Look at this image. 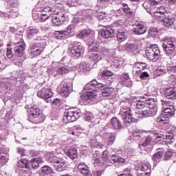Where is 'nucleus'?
I'll return each instance as SVG.
<instances>
[{
  "instance_id": "1",
  "label": "nucleus",
  "mask_w": 176,
  "mask_h": 176,
  "mask_svg": "<svg viewBox=\"0 0 176 176\" xmlns=\"http://www.w3.org/2000/svg\"><path fill=\"white\" fill-rule=\"evenodd\" d=\"M105 87H107L106 84L98 82L95 79L92 80L84 87V90H86V93L80 96V102H82L84 105L90 104L91 101L97 98V89L104 90Z\"/></svg>"
},
{
  "instance_id": "2",
  "label": "nucleus",
  "mask_w": 176,
  "mask_h": 176,
  "mask_svg": "<svg viewBox=\"0 0 176 176\" xmlns=\"http://www.w3.org/2000/svg\"><path fill=\"white\" fill-rule=\"evenodd\" d=\"M45 159L47 162L51 163L56 171H64L67 168V161L64 158L56 157V155L52 153L47 154Z\"/></svg>"
},
{
  "instance_id": "3",
  "label": "nucleus",
  "mask_w": 176,
  "mask_h": 176,
  "mask_svg": "<svg viewBox=\"0 0 176 176\" xmlns=\"http://www.w3.org/2000/svg\"><path fill=\"white\" fill-rule=\"evenodd\" d=\"M45 119V115L40 109L32 107L29 111L28 120L31 123L39 124L43 123Z\"/></svg>"
},
{
  "instance_id": "4",
  "label": "nucleus",
  "mask_w": 176,
  "mask_h": 176,
  "mask_svg": "<svg viewBox=\"0 0 176 176\" xmlns=\"http://www.w3.org/2000/svg\"><path fill=\"white\" fill-rule=\"evenodd\" d=\"M146 56L153 63L160 62V48L157 44H153L146 50Z\"/></svg>"
},
{
  "instance_id": "5",
  "label": "nucleus",
  "mask_w": 176,
  "mask_h": 176,
  "mask_svg": "<svg viewBox=\"0 0 176 176\" xmlns=\"http://www.w3.org/2000/svg\"><path fill=\"white\" fill-rule=\"evenodd\" d=\"M17 82V78L11 77L10 78H6L4 81L0 82V93H3L5 98H9V93L8 90L14 86Z\"/></svg>"
},
{
  "instance_id": "6",
  "label": "nucleus",
  "mask_w": 176,
  "mask_h": 176,
  "mask_svg": "<svg viewBox=\"0 0 176 176\" xmlns=\"http://www.w3.org/2000/svg\"><path fill=\"white\" fill-rule=\"evenodd\" d=\"M80 118V110L75 108H70L65 111L63 120H67L68 123L75 122Z\"/></svg>"
},
{
  "instance_id": "7",
  "label": "nucleus",
  "mask_w": 176,
  "mask_h": 176,
  "mask_svg": "<svg viewBox=\"0 0 176 176\" xmlns=\"http://www.w3.org/2000/svg\"><path fill=\"white\" fill-rule=\"evenodd\" d=\"M120 113L124 124H130L132 122H135V116L133 113V110L128 108H122Z\"/></svg>"
},
{
  "instance_id": "8",
  "label": "nucleus",
  "mask_w": 176,
  "mask_h": 176,
  "mask_svg": "<svg viewBox=\"0 0 176 176\" xmlns=\"http://www.w3.org/2000/svg\"><path fill=\"white\" fill-rule=\"evenodd\" d=\"M69 50L73 57H80L82 53L85 52L83 46L76 41H72L69 44Z\"/></svg>"
},
{
  "instance_id": "9",
  "label": "nucleus",
  "mask_w": 176,
  "mask_h": 176,
  "mask_svg": "<svg viewBox=\"0 0 176 176\" xmlns=\"http://www.w3.org/2000/svg\"><path fill=\"white\" fill-rule=\"evenodd\" d=\"M175 41L171 38L164 40L162 44V50L166 56H171L175 52Z\"/></svg>"
},
{
  "instance_id": "10",
  "label": "nucleus",
  "mask_w": 176,
  "mask_h": 176,
  "mask_svg": "<svg viewBox=\"0 0 176 176\" xmlns=\"http://www.w3.org/2000/svg\"><path fill=\"white\" fill-rule=\"evenodd\" d=\"M135 170L138 176H151L152 171L149 162L140 163L135 165Z\"/></svg>"
},
{
  "instance_id": "11",
  "label": "nucleus",
  "mask_w": 176,
  "mask_h": 176,
  "mask_svg": "<svg viewBox=\"0 0 176 176\" xmlns=\"http://www.w3.org/2000/svg\"><path fill=\"white\" fill-rule=\"evenodd\" d=\"M30 49L31 56L33 57L39 56L41 54L43 53V51L45 50V41L32 44Z\"/></svg>"
},
{
  "instance_id": "12",
  "label": "nucleus",
  "mask_w": 176,
  "mask_h": 176,
  "mask_svg": "<svg viewBox=\"0 0 176 176\" xmlns=\"http://www.w3.org/2000/svg\"><path fill=\"white\" fill-rule=\"evenodd\" d=\"M37 96L40 98L45 100L46 102H52V98L53 97V92L49 88H43L38 91Z\"/></svg>"
},
{
  "instance_id": "13",
  "label": "nucleus",
  "mask_w": 176,
  "mask_h": 176,
  "mask_svg": "<svg viewBox=\"0 0 176 176\" xmlns=\"http://www.w3.org/2000/svg\"><path fill=\"white\" fill-rule=\"evenodd\" d=\"M14 50L16 57H23L24 50H25V43H24V40L21 39L20 41L16 43Z\"/></svg>"
},
{
  "instance_id": "14",
  "label": "nucleus",
  "mask_w": 176,
  "mask_h": 176,
  "mask_svg": "<svg viewBox=\"0 0 176 176\" xmlns=\"http://www.w3.org/2000/svg\"><path fill=\"white\" fill-rule=\"evenodd\" d=\"M146 68V63L138 62L133 67L132 74L134 78H140L141 73L144 71V69Z\"/></svg>"
},
{
  "instance_id": "15",
  "label": "nucleus",
  "mask_w": 176,
  "mask_h": 176,
  "mask_svg": "<svg viewBox=\"0 0 176 176\" xmlns=\"http://www.w3.org/2000/svg\"><path fill=\"white\" fill-rule=\"evenodd\" d=\"M168 13L166 7L160 6L157 8V11L154 12V17L156 20H158V21H162Z\"/></svg>"
},
{
  "instance_id": "16",
  "label": "nucleus",
  "mask_w": 176,
  "mask_h": 176,
  "mask_svg": "<svg viewBox=\"0 0 176 176\" xmlns=\"http://www.w3.org/2000/svg\"><path fill=\"white\" fill-rule=\"evenodd\" d=\"M39 35V29H36L34 27H30L28 30V39H34V41H41L42 37L38 36L35 38L36 36Z\"/></svg>"
},
{
  "instance_id": "17",
  "label": "nucleus",
  "mask_w": 176,
  "mask_h": 176,
  "mask_svg": "<svg viewBox=\"0 0 176 176\" xmlns=\"http://www.w3.org/2000/svg\"><path fill=\"white\" fill-rule=\"evenodd\" d=\"M100 76L104 80H107L106 85H108V86H111V85H112V82H113V78H112V76H113V73H112L111 71H102L100 73Z\"/></svg>"
},
{
  "instance_id": "18",
  "label": "nucleus",
  "mask_w": 176,
  "mask_h": 176,
  "mask_svg": "<svg viewBox=\"0 0 176 176\" xmlns=\"http://www.w3.org/2000/svg\"><path fill=\"white\" fill-rule=\"evenodd\" d=\"M99 34L104 39L112 38L115 36V29L111 28L102 29Z\"/></svg>"
},
{
  "instance_id": "19",
  "label": "nucleus",
  "mask_w": 176,
  "mask_h": 176,
  "mask_svg": "<svg viewBox=\"0 0 176 176\" xmlns=\"http://www.w3.org/2000/svg\"><path fill=\"white\" fill-rule=\"evenodd\" d=\"M65 20V14L62 12H57V14L52 15V21L55 25H61V23H63Z\"/></svg>"
},
{
  "instance_id": "20",
  "label": "nucleus",
  "mask_w": 176,
  "mask_h": 176,
  "mask_svg": "<svg viewBox=\"0 0 176 176\" xmlns=\"http://www.w3.org/2000/svg\"><path fill=\"white\" fill-rule=\"evenodd\" d=\"M92 163L95 167L98 166H109V164L107 165V162H104V160L100 157V153H95L92 154Z\"/></svg>"
},
{
  "instance_id": "21",
  "label": "nucleus",
  "mask_w": 176,
  "mask_h": 176,
  "mask_svg": "<svg viewBox=\"0 0 176 176\" xmlns=\"http://www.w3.org/2000/svg\"><path fill=\"white\" fill-rule=\"evenodd\" d=\"M140 47V43L135 42L133 43H126L124 45V50L128 52V53H133L134 54L136 52H138Z\"/></svg>"
},
{
  "instance_id": "22",
  "label": "nucleus",
  "mask_w": 176,
  "mask_h": 176,
  "mask_svg": "<svg viewBox=\"0 0 176 176\" xmlns=\"http://www.w3.org/2000/svg\"><path fill=\"white\" fill-rule=\"evenodd\" d=\"M162 21V25L165 28H171V27L174 25V21H175V19L173 16L168 13Z\"/></svg>"
},
{
  "instance_id": "23",
  "label": "nucleus",
  "mask_w": 176,
  "mask_h": 176,
  "mask_svg": "<svg viewBox=\"0 0 176 176\" xmlns=\"http://www.w3.org/2000/svg\"><path fill=\"white\" fill-rule=\"evenodd\" d=\"M146 105L148 107V109H152L153 111H155L157 112V99L147 98L145 100Z\"/></svg>"
},
{
  "instance_id": "24",
  "label": "nucleus",
  "mask_w": 176,
  "mask_h": 176,
  "mask_svg": "<svg viewBox=\"0 0 176 176\" xmlns=\"http://www.w3.org/2000/svg\"><path fill=\"white\" fill-rule=\"evenodd\" d=\"M164 96L168 100H175L176 94L174 87H166L164 89Z\"/></svg>"
},
{
  "instance_id": "25",
  "label": "nucleus",
  "mask_w": 176,
  "mask_h": 176,
  "mask_svg": "<svg viewBox=\"0 0 176 176\" xmlns=\"http://www.w3.org/2000/svg\"><path fill=\"white\" fill-rule=\"evenodd\" d=\"M78 170L85 176H92L91 173H90V170H89V166L84 162H81L78 164Z\"/></svg>"
},
{
  "instance_id": "26",
  "label": "nucleus",
  "mask_w": 176,
  "mask_h": 176,
  "mask_svg": "<svg viewBox=\"0 0 176 176\" xmlns=\"http://www.w3.org/2000/svg\"><path fill=\"white\" fill-rule=\"evenodd\" d=\"M144 133L140 130L133 131L131 135V138L133 141H135V142H141L142 141H144Z\"/></svg>"
},
{
  "instance_id": "27",
  "label": "nucleus",
  "mask_w": 176,
  "mask_h": 176,
  "mask_svg": "<svg viewBox=\"0 0 176 176\" xmlns=\"http://www.w3.org/2000/svg\"><path fill=\"white\" fill-rule=\"evenodd\" d=\"M146 32V26L143 23H138L135 25L133 33L135 35H143Z\"/></svg>"
},
{
  "instance_id": "28",
  "label": "nucleus",
  "mask_w": 176,
  "mask_h": 176,
  "mask_svg": "<svg viewBox=\"0 0 176 176\" xmlns=\"http://www.w3.org/2000/svg\"><path fill=\"white\" fill-rule=\"evenodd\" d=\"M61 90L60 94L63 97H68L69 96V93H71V87L68 86V84L65 83V81H63L60 83Z\"/></svg>"
},
{
  "instance_id": "29",
  "label": "nucleus",
  "mask_w": 176,
  "mask_h": 176,
  "mask_svg": "<svg viewBox=\"0 0 176 176\" xmlns=\"http://www.w3.org/2000/svg\"><path fill=\"white\" fill-rule=\"evenodd\" d=\"M174 115H175V107L174 106L163 110L162 113V117L165 118H171Z\"/></svg>"
},
{
  "instance_id": "30",
  "label": "nucleus",
  "mask_w": 176,
  "mask_h": 176,
  "mask_svg": "<svg viewBox=\"0 0 176 176\" xmlns=\"http://www.w3.org/2000/svg\"><path fill=\"white\" fill-rule=\"evenodd\" d=\"M111 124L114 130H122L123 126L119 118L113 117L111 119Z\"/></svg>"
},
{
  "instance_id": "31",
  "label": "nucleus",
  "mask_w": 176,
  "mask_h": 176,
  "mask_svg": "<svg viewBox=\"0 0 176 176\" xmlns=\"http://www.w3.org/2000/svg\"><path fill=\"white\" fill-rule=\"evenodd\" d=\"M40 13L41 14L43 18H44V20L46 21V20L50 19V16L53 13V9H52L50 7H45L41 11Z\"/></svg>"
},
{
  "instance_id": "32",
  "label": "nucleus",
  "mask_w": 176,
  "mask_h": 176,
  "mask_svg": "<svg viewBox=\"0 0 176 176\" xmlns=\"http://www.w3.org/2000/svg\"><path fill=\"white\" fill-rule=\"evenodd\" d=\"M164 155V150L163 148L160 149L155 154L153 155L152 160L154 162V164H157L162 160V157Z\"/></svg>"
},
{
  "instance_id": "33",
  "label": "nucleus",
  "mask_w": 176,
  "mask_h": 176,
  "mask_svg": "<svg viewBox=\"0 0 176 176\" xmlns=\"http://www.w3.org/2000/svg\"><path fill=\"white\" fill-rule=\"evenodd\" d=\"M117 39L118 42H124L127 39V32L124 29H118Z\"/></svg>"
},
{
  "instance_id": "34",
  "label": "nucleus",
  "mask_w": 176,
  "mask_h": 176,
  "mask_svg": "<svg viewBox=\"0 0 176 176\" xmlns=\"http://www.w3.org/2000/svg\"><path fill=\"white\" fill-rule=\"evenodd\" d=\"M173 142H175V135L172 133H168L166 135V138L164 139L162 144L164 145H168L173 144Z\"/></svg>"
},
{
  "instance_id": "35",
  "label": "nucleus",
  "mask_w": 176,
  "mask_h": 176,
  "mask_svg": "<svg viewBox=\"0 0 176 176\" xmlns=\"http://www.w3.org/2000/svg\"><path fill=\"white\" fill-rule=\"evenodd\" d=\"M65 153L68 156V157L71 158L72 160H74L78 157V151L75 148H72L70 149H66L65 151Z\"/></svg>"
},
{
  "instance_id": "36",
  "label": "nucleus",
  "mask_w": 176,
  "mask_h": 176,
  "mask_svg": "<svg viewBox=\"0 0 176 176\" xmlns=\"http://www.w3.org/2000/svg\"><path fill=\"white\" fill-rule=\"evenodd\" d=\"M90 65L85 62H82L80 65H77V70L78 71V72H81V74L90 71Z\"/></svg>"
},
{
  "instance_id": "37",
  "label": "nucleus",
  "mask_w": 176,
  "mask_h": 176,
  "mask_svg": "<svg viewBox=\"0 0 176 176\" xmlns=\"http://www.w3.org/2000/svg\"><path fill=\"white\" fill-rule=\"evenodd\" d=\"M17 166L22 170V171H27L30 170V165L27 160H21L17 163Z\"/></svg>"
},
{
  "instance_id": "38",
  "label": "nucleus",
  "mask_w": 176,
  "mask_h": 176,
  "mask_svg": "<svg viewBox=\"0 0 176 176\" xmlns=\"http://www.w3.org/2000/svg\"><path fill=\"white\" fill-rule=\"evenodd\" d=\"M107 87L104 88L103 91H102V97H109V98H112V94H113V89L109 88L108 84H105Z\"/></svg>"
},
{
  "instance_id": "39",
  "label": "nucleus",
  "mask_w": 176,
  "mask_h": 176,
  "mask_svg": "<svg viewBox=\"0 0 176 176\" xmlns=\"http://www.w3.org/2000/svg\"><path fill=\"white\" fill-rule=\"evenodd\" d=\"M17 14L19 13L16 10V9H12V8H8L6 10V11L4 12V16L5 17H12L14 19L15 17H17Z\"/></svg>"
},
{
  "instance_id": "40",
  "label": "nucleus",
  "mask_w": 176,
  "mask_h": 176,
  "mask_svg": "<svg viewBox=\"0 0 176 176\" xmlns=\"http://www.w3.org/2000/svg\"><path fill=\"white\" fill-rule=\"evenodd\" d=\"M157 113V111L155 110H152V109H149L147 110L140 111V115H142L144 118H150L151 116H155Z\"/></svg>"
},
{
  "instance_id": "41",
  "label": "nucleus",
  "mask_w": 176,
  "mask_h": 176,
  "mask_svg": "<svg viewBox=\"0 0 176 176\" xmlns=\"http://www.w3.org/2000/svg\"><path fill=\"white\" fill-rule=\"evenodd\" d=\"M91 32L92 31L90 28L84 29L77 35V36L80 38V39H83V38H87V36H90Z\"/></svg>"
},
{
  "instance_id": "42",
  "label": "nucleus",
  "mask_w": 176,
  "mask_h": 176,
  "mask_svg": "<svg viewBox=\"0 0 176 176\" xmlns=\"http://www.w3.org/2000/svg\"><path fill=\"white\" fill-rule=\"evenodd\" d=\"M111 162L113 163H121L122 164H124L126 163V160L119 155H113L111 157Z\"/></svg>"
},
{
  "instance_id": "43",
  "label": "nucleus",
  "mask_w": 176,
  "mask_h": 176,
  "mask_svg": "<svg viewBox=\"0 0 176 176\" xmlns=\"http://www.w3.org/2000/svg\"><path fill=\"white\" fill-rule=\"evenodd\" d=\"M152 140H153V136L151 135H147L144 138V140L140 143V145H139L140 148H141V146H146L149 145L151 142H152Z\"/></svg>"
},
{
  "instance_id": "44",
  "label": "nucleus",
  "mask_w": 176,
  "mask_h": 176,
  "mask_svg": "<svg viewBox=\"0 0 176 176\" xmlns=\"http://www.w3.org/2000/svg\"><path fill=\"white\" fill-rule=\"evenodd\" d=\"M122 12H124V13H125L126 16H129V17H133L134 14V12H133L131 8H130L129 6L126 3L123 4Z\"/></svg>"
},
{
  "instance_id": "45",
  "label": "nucleus",
  "mask_w": 176,
  "mask_h": 176,
  "mask_svg": "<svg viewBox=\"0 0 176 176\" xmlns=\"http://www.w3.org/2000/svg\"><path fill=\"white\" fill-rule=\"evenodd\" d=\"M109 49L104 47V46H101L100 45L99 47V54L104 58V57H105V56H109Z\"/></svg>"
},
{
  "instance_id": "46",
  "label": "nucleus",
  "mask_w": 176,
  "mask_h": 176,
  "mask_svg": "<svg viewBox=\"0 0 176 176\" xmlns=\"http://www.w3.org/2000/svg\"><path fill=\"white\" fill-rule=\"evenodd\" d=\"M53 173V170L49 166H44L41 168V174L42 176L49 175Z\"/></svg>"
},
{
  "instance_id": "47",
  "label": "nucleus",
  "mask_w": 176,
  "mask_h": 176,
  "mask_svg": "<svg viewBox=\"0 0 176 176\" xmlns=\"http://www.w3.org/2000/svg\"><path fill=\"white\" fill-rule=\"evenodd\" d=\"M107 130H108L107 126L101 128L100 131L99 133L100 136L102 137L105 140H107V138H109V135H111V133H109Z\"/></svg>"
},
{
  "instance_id": "48",
  "label": "nucleus",
  "mask_w": 176,
  "mask_h": 176,
  "mask_svg": "<svg viewBox=\"0 0 176 176\" xmlns=\"http://www.w3.org/2000/svg\"><path fill=\"white\" fill-rule=\"evenodd\" d=\"M42 162H43L42 159H41L39 157L33 158L30 162L32 168H34V169L38 168L39 164H41V163H42Z\"/></svg>"
},
{
  "instance_id": "49",
  "label": "nucleus",
  "mask_w": 176,
  "mask_h": 176,
  "mask_svg": "<svg viewBox=\"0 0 176 176\" xmlns=\"http://www.w3.org/2000/svg\"><path fill=\"white\" fill-rule=\"evenodd\" d=\"M89 58L91 60V61H94V63H98V61H101L103 58L100 54L93 53L89 56Z\"/></svg>"
},
{
  "instance_id": "50",
  "label": "nucleus",
  "mask_w": 176,
  "mask_h": 176,
  "mask_svg": "<svg viewBox=\"0 0 176 176\" xmlns=\"http://www.w3.org/2000/svg\"><path fill=\"white\" fill-rule=\"evenodd\" d=\"M161 102L164 110L171 108V107H174V102L170 100H161Z\"/></svg>"
},
{
  "instance_id": "51",
  "label": "nucleus",
  "mask_w": 176,
  "mask_h": 176,
  "mask_svg": "<svg viewBox=\"0 0 176 176\" xmlns=\"http://www.w3.org/2000/svg\"><path fill=\"white\" fill-rule=\"evenodd\" d=\"M120 61L119 60H114V61L111 63V67L113 69V71H116L118 72L120 69Z\"/></svg>"
},
{
  "instance_id": "52",
  "label": "nucleus",
  "mask_w": 176,
  "mask_h": 176,
  "mask_svg": "<svg viewBox=\"0 0 176 176\" xmlns=\"http://www.w3.org/2000/svg\"><path fill=\"white\" fill-rule=\"evenodd\" d=\"M33 19L34 20V21H36L37 23L45 21V19L43 18L41 12L33 14Z\"/></svg>"
},
{
  "instance_id": "53",
  "label": "nucleus",
  "mask_w": 176,
  "mask_h": 176,
  "mask_svg": "<svg viewBox=\"0 0 176 176\" xmlns=\"http://www.w3.org/2000/svg\"><path fill=\"white\" fill-rule=\"evenodd\" d=\"M56 72L58 75H67V74H68V67L67 66L58 67Z\"/></svg>"
},
{
  "instance_id": "54",
  "label": "nucleus",
  "mask_w": 176,
  "mask_h": 176,
  "mask_svg": "<svg viewBox=\"0 0 176 176\" xmlns=\"http://www.w3.org/2000/svg\"><path fill=\"white\" fill-rule=\"evenodd\" d=\"M6 56L10 60V63H13L14 61V55H13V52H12V48L8 47L6 52Z\"/></svg>"
},
{
  "instance_id": "55",
  "label": "nucleus",
  "mask_w": 176,
  "mask_h": 176,
  "mask_svg": "<svg viewBox=\"0 0 176 176\" xmlns=\"http://www.w3.org/2000/svg\"><path fill=\"white\" fill-rule=\"evenodd\" d=\"M114 16H116V17H117L118 19H126V15L123 14L122 9H119L116 11Z\"/></svg>"
},
{
  "instance_id": "56",
  "label": "nucleus",
  "mask_w": 176,
  "mask_h": 176,
  "mask_svg": "<svg viewBox=\"0 0 176 176\" xmlns=\"http://www.w3.org/2000/svg\"><path fill=\"white\" fill-rule=\"evenodd\" d=\"M84 119L86 122H93L94 116L90 112H86L85 113Z\"/></svg>"
},
{
  "instance_id": "57",
  "label": "nucleus",
  "mask_w": 176,
  "mask_h": 176,
  "mask_svg": "<svg viewBox=\"0 0 176 176\" xmlns=\"http://www.w3.org/2000/svg\"><path fill=\"white\" fill-rule=\"evenodd\" d=\"M66 5H67V6H69V8L78 6V5H79V1H78V0H67L66 1Z\"/></svg>"
},
{
  "instance_id": "58",
  "label": "nucleus",
  "mask_w": 176,
  "mask_h": 176,
  "mask_svg": "<svg viewBox=\"0 0 176 176\" xmlns=\"http://www.w3.org/2000/svg\"><path fill=\"white\" fill-rule=\"evenodd\" d=\"M146 105V104L145 100L144 101L139 100L135 102V108L137 109H142V108H145Z\"/></svg>"
},
{
  "instance_id": "59",
  "label": "nucleus",
  "mask_w": 176,
  "mask_h": 176,
  "mask_svg": "<svg viewBox=\"0 0 176 176\" xmlns=\"http://www.w3.org/2000/svg\"><path fill=\"white\" fill-rule=\"evenodd\" d=\"M115 140H116V135L114 133H110L109 136L108 145H113L115 142Z\"/></svg>"
},
{
  "instance_id": "60",
  "label": "nucleus",
  "mask_w": 176,
  "mask_h": 176,
  "mask_svg": "<svg viewBox=\"0 0 176 176\" xmlns=\"http://www.w3.org/2000/svg\"><path fill=\"white\" fill-rule=\"evenodd\" d=\"M9 155L8 154H5V155H1L0 162H1V164L5 166L8 163V160H9Z\"/></svg>"
},
{
  "instance_id": "61",
  "label": "nucleus",
  "mask_w": 176,
  "mask_h": 176,
  "mask_svg": "<svg viewBox=\"0 0 176 176\" xmlns=\"http://www.w3.org/2000/svg\"><path fill=\"white\" fill-rule=\"evenodd\" d=\"M7 2V6L11 8H16L17 6V0H6Z\"/></svg>"
},
{
  "instance_id": "62",
  "label": "nucleus",
  "mask_w": 176,
  "mask_h": 176,
  "mask_svg": "<svg viewBox=\"0 0 176 176\" xmlns=\"http://www.w3.org/2000/svg\"><path fill=\"white\" fill-rule=\"evenodd\" d=\"M167 71L168 74L172 75V76H176V66H173L170 67H167Z\"/></svg>"
},
{
  "instance_id": "63",
  "label": "nucleus",
  "mask_w": 176,
  "mask_h": 176,
  "mask_svg": "<svg viewBox=\"0 0 176 176\" xmlns=\"http://www.w3.org/2000/svg\"><path fill=\"white\" fill-rule=\"evenodd\" d=\"M126 21V19H118L114 23L113 27H122L123 24H124V22Z\"/></svg>"
},
{
  "instance_id": "64",
  "label": "nucleus",
  "mask_w": 176,
  "mask_h": 176,
  "mask_svg": "<svg viewBox=\"0 0 176 176\" xmlns=\"http://www.w3.org/2000/svg\"><path fill=\"white\" fill-rule=\"evenodd\" d=\"M118 176H133V174L131 173V170H130V169L126 168L124 170L122 174H120Z\"/></svg>"
}]
</instances>
